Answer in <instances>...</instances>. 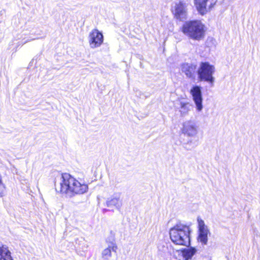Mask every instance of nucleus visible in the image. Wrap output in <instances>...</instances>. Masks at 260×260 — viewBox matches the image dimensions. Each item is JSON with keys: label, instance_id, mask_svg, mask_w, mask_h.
I'll return each instance as SVG.
<instances>
[{"label": "nucleus", "instance_id": "nucleus-1", "mask_svg": "<svg viewBox=\"0 0 260 260\" xmlns=\"http://www.w3.org/2000/svg\"><path fill=\"white\" fill-rule=\"evenodd\" d=\"M88 189L87 184H81L68 173L62 174L59 183L55 184V190L57 192L68 194L70 196L83 194Z\"/></svg>", "mask_w": 260, "mask_h": 260}, {"label": "nucleus", "instance_id": "nucleus-2", "mask_svg": "<svg viewBox=\"0 0 260 260\" xmlns=\"http://www.w3.org/2000/svg\"><path fill=\"white\" fill-rule=\"evenodd\" d=\"M169 234L170 239L174 244L186 246L190 244V231L188 226L177 224L170 229Z\"/></svg>", "mask_w": 260, "mask_h": 260}, {"label": "nucleus", "instance_id": "nucleus-3", "mask_svg": "<svg viewBox=\"0 0 260 260\" xmlns=\"http://www.w3.org/2000/svg\"><path fill=\"white\" fill-rule=\"evenodd\" d=\"M182 31L189 38L200 41L204 38L205 26L200 21H188L183 24Z\"/></svg>", "mask_w": 260, "mask_h": 260}, {"label": "nucleus", "instance_id": "nucleus-4", "mask_svg": "<svg viewBox=\"0 0 260 260\" xmlns=\"http://www.w3.org/2000/svg\"><path fill=\"white\" fill-rule=\"evenodd\" d=\"M215 72V68L213 65L208 62H201L197 70L198 79L200 81L208 82L212 87L215 81L213 77Z\"/></svg>", "mask_w": 260, "mask_h": 260}, {"label": "nucleus", "instance_id": "nucleus-5", "mask_svg": "<svg viewBox=\"0 0 260 260\" xmlns=\"http://www.w3.org/2000/svg\"><path fill=\"white\" fill-rule=\"evenodd\" d=\"M172 12L174 17L180 21H184L187 18V4L183 2L176 3L173 7Z\"/></svg>", "mask_w": 260, "mask_h": 260}, {"label": "nucleus", "instance_id": "nucleus-6", "mask_svg": "<svg viewBox=\"0 0 260 260\" xmlns=\"http://www.w3.org/2000/svg\"><path fill=\"white\" fill-rule=\"evenodd\" d=\"M190 93L192 96L197 111H201L203 108L201 87L198 85L193 86L190 89Z\"/></svg>", "mask_w": 260, "mask_h": 260}, {"label": "nucleus", "instance_id": "nucleus-7", "mask_svg": "<svg viewBox=\"0 0 260 260\" xmlns=\"http://www.w3.org/2000/svg\"><path fill=\"white\" fill-rule=\"evenodd\" d=\"M88 39L92 48L100 46L103 42V36L97 29H94L90 32Z\"/></svg>", "mask_w": 260, "mask_h": 260}, {"label": "nucleus", "instance_id": "nucleus-8", "mask_svg": "<svg viewBox=\"0 0 260 260\" xmlns=\"http://www.w3.org/2000/svg\"><path fill=\"white\" fill-rule=\"evenodd\" d=\"M182 132L188 137H194L198 133V127L196 122L187 120L183 124Z\"/></svg>", "mask_w": 260, "mask_h": 260}, {"label": "nucleus", "instance_id": "nucleus-9", "mask_svg": "<svg viewBox=\"0 0 260 260\" xmlns=\"http://www.w3.org/2000/svg\"><path fill=\"white\" fill-rule=\"evenodd\" d=\"M198 222L200 233L198 240L203 244H206L208 241V234L209 233V231L203 220L198 218Z\"/></svg>", "mask_w": 260, "mask_h": 260}, {"label": "nucleus", "instance_id": "nucleus-10", "mask_svg": "<svg viewBox=\"0 0 260 260\" xmlns=\"http://www.w3.org/2000/svg\"><path fill=\"white\" fill-rule=\"evenodd\" d=\"M181 70L187 78L194 79L197 73V66L196 64L190 63H184L181 64Z\"/></svg>", "mask_w": 260, "mask_h": 260}, {"label": "nucleus", "instance_id": "nucleus-11", "mask_svg": "<svg viewBox=\"0 0 260 260\" xmlns=\"http://www.w3.org/2000/svg\"><path fill=\"white\" fill-rule=\"evenodd\" d=\"M197 10L201 15L206 14L213 6L210 0H194Z\"/></svg>", "mask_w": 260, "mask_h": 260}, {"label": "nucleus", "instance_id": "nucleus-12", "mask_svg": "<svg viewBox=\"0 0 260 260\" xmlns=\"http://www.w3.org/2000/svg\"><path fill=\"white\" fill-rule=\"evenodd\" d=\"M122 202L120 199V193H117L114 194L112 197L108 198L106 201V205L108 207H114L117 210H119L122 206Z\"/></svg>", "mask_w": 260, "mask_h": 260}, {"label": "nucleus", "instance_id": "nucleus-13", "mask_svg": "<svg viewBox=\"0 0 260 260\" xmlns=\"http://www.w3.org/2000/svg\"><path fill=\"white\" fill-rule=\"evenodd\" d=\"M117 249V247L115 243H111L107 248L105 249L102 251V255L103 258L105 259H109V258L111 256L112 251L116 252Z\"/></svg>", "mask_w": 260, "mask_h": 260}, {"label": "nucleus", "instance_id": "nucleus-14", "mask_svg": "<svg viewBox=\"0 0 260 260\" xmlns=\"http://www.w3.org/2000/svg\"><path fill=\"white\" fill-rule=\"evenodd\" d=\"M0 260H13L11 252L7 248L0 247Z\"/></svg>", "mask_w": 260, "mask_h": 260}, {"label": "nucleus", "instance_id": "nucleus-15", "mask_svg": "<svg viewBox=\"0 0 260 260\" xmlns=\"http://www.w3.org/2000/svg\"><path fill=\"white\" fill-rule=\"evenodd\" d=\"M191 105L189 103H180V112L181 116L187 115L190 111Z\"/></svg>", "mask_w": 260, "mask_h": 260}, {"label": "nucleus", "instance_id": "nucleus-16", "mask_svg": "<svg viewBox=\"0 0 260 260\" xmlns=\"http://www.w3.org/2000/svg\"><path fill=\"white\" fill-rule=\"evenodd\" d=\"M196 251V249L193 247L184 249L182 251V255L185 260H188L192 257Z\"/></svg>", "mask_w": 260, "mask_h": 260}, {"label": "nucleus", "instance_id": "nucleus-17", "mask_svg": "<svg viewBox=\"0 0 260 260\" xmlns=\"http://www.w3.org/2000/svg\"><path fill=\"white\" fill-rule=\"evenodd\" d=\"M5 190L6 186L3 182L2 177L0 174V197H2L4 196Z\"/></svg>", "mask_w": 260, "mask_h": 260}, {"label": "nucleus", "instance_id": "nucleus-18", "mask_svg": "<svg viewBox=\"0 0 260 260\" xmlns=\"http://www.w3.org/2000/svg\"><path fill=\"white\" fill-rule=\"evenodd\" d=\"M190 144H192L193 145L192 146V148H194V147H196L197 145V144H196V142H193L191 140L188 141V142L186 144L187 145H190Z\"/></svg>", "mask_w": 260, "mask_h": 260}]
</instances>
